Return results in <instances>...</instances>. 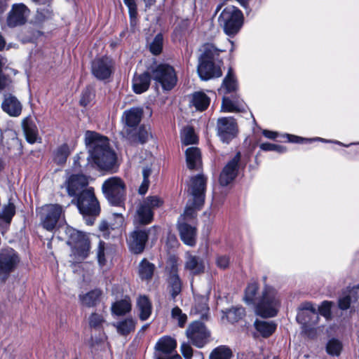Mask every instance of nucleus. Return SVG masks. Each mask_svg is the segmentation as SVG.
Returning a JSON list of instances; mask_svg holds the SVG:
<instances>
[{"instance_id":"nucleus-18","label":"nucleus","mask_w":359,"mask_h":359,"mask_svg":"<svg viewBox=\"0 0 359 359\" xmlns=\"http://www.w3.org/2000/svg\"><path fill=\"white\" fill-rule=\"evenodd\" d=\"M205 189V179L203 175H198L191 178L189 191L194 197V205L201 206L204 201Z\"/></svg>"},{"instance_id":"nucleus-1","label":"nucleus","mask_w":359,"mask_h":359,"mask_svg":"<svg viewBox=\"0 0 359 359\" xmlns=\"http://www.w3.org/2000/svg\"><path fill=\"white\" fill-rule=\"evenodd\" d=\"M85 143L88 149V161H93L95 165L100 169H109L116 161V154L109 147V140L100 134L86 131Z\"/></svg>"},{"instance_id":"nucleus-61","label":"nucleus","mask_w":359,"mask_h":359,"mask_svg":"<svg viewBox=\"0 0 359 359\" xmlns=\"http://www.w3.org/2000/svg\"><path fill=\"white\" fill-rule=\"evenodd\" d=\"M351 302H352L351 301V297L344 294L339 300V306L341 309H347L349 307Z\"/></svg>"},{"instance_id":"nucleus-30","label":"nucleus","mask_w":359,"mask_h":359,"mask_svg":"<svg viewBox=\"0 0 359 359\" xmlns=\"http://www.w3.org/2000/svg\"><path fill=\"white\" fill-rule=\"evenodd\" d=\"M101 294L100 290H93L86 294H79V301L83 306L93 307L99 302Z\"/></svg>"},{"instance_id":"nucleus-47","label":"nucleus","mask_w":359,"mask_h":359,"mask_svg":"<svg viewBox=\"0 0 359 359\" xmlns=\"http://www.w3.org/2000/svg\"><path fill=\"white\" fill-rule=\"evenodd\" d=\"M327 352L332 355H339L341 350V344L337 339H331L327 344Z\"/></svg>"},{"instance_id":"nucleus-28","label":"nucleus","mask_w":359,"mask_h":359,"mask_svg":"<svg viewBox=\"0 0 359 359\" xmlns=\"http://www.w3.org/2000/svg\"><path fill=\"white\" fill-rule=\"evenodd\" d=\"M139 318L142 321L147 320L151 314V304L146 296H140L137 301Z\"/></svg>"},{"instance_id":"nucleus-53","label":"nucleus","mask_w":359,"mask_h":359,"mask_svg":"<svg viewBox=\"0 0 359 359\" xmlns=\"http://www.w3.org/2000/svg\"><path fill=\"white\" fill-rule=\"evenodd\" d=\"M124 4L128 8L129 15L131 18V21L135 19L137 12V5L135 0H123Z\"/></svg>"},{"instance_id":"nucleus-24","label":"nucleus","mask_w":359,"mask_h":359,"mask_svg":"<svg viewBox=\"0 0 359 359\" xmlns=\"http://www.w3.org/2000/svg\"><path fill=\"white\" fill-rule=\"evenodd\" d=\"M185 154L187 165L190 170H198L201 168L202 164L201 154L198 148L189 147L186 150Z\"/></svg>"},{"instance_id":"nucleus-50","label":"nucleus","mask_w":359,"mask_h":359,"mask_svg":"<svg viewBox=\"0 0 359 359\" xmlns=\"http://www.w3.org/2000/svg\"><path fill=\"white\" fill-rule=\"evenodd\" d=\"M143 202L147 203V206L149 207L152 212L154 209L160 207L163 203L161 199L156 196H149Z\"/></svg>"},{"instance_id":"nucleus-22","label":"nucleus","mask_w":359,"mask_h":359,"mask_svg":"<svg viewBox=\"0 0 359 359\" xmlns=\"http://www.w3.org/2000/svg\"><path fill=\"white\" fill-rule=\"evenodd\" d=\"M185 259L184 268L191 275H198L204 272L205 263L201 257L194 255L188 252L186 253Z\"/></svg>"},{"instance_id":"nucleus-5","label":"nucleus","mask_w":359,"mask_h":359,"mask_svg":"<svg viewBox=\"0 0 359 359\" xmlns=\"http://www.w3.org/2000/svg\"><path fill=\"white\" fill-rule=\"evenodd\" d=\"M152 79L159 83L164 90H170L177 84V76L175 69L168 64H160L151 72Z\"/></svg>"},{"instance_id":"nucleus-9","label":"nucleus","mask_w":359,"mask_h":359,"mask_svg":"<svg viewBox=\"0 0 359 359\" xmlns=\"http://www.w3.org/2000/svg\"><path fill=\"white\" fill-rule=\"evenodd\" d=\"M186 336L194 346L201 348L208 342L210 333L203 323L195 321L187 327Z\"/></svg>"},{"instance_id":"nucleus-29","label":"nucleus","mask_w":359,"mask_h":359,"mask_svg":"<svg viewBox=\"0 0 359 359\" xmlns=\"http://www.w3.org/2000/svg\"><path fill=\"white\" fill-rule=\"evenodd\" d=\"M136 322L132 318H128L113 324L116 327L117 332L122 335L126 336L135 330Z\"/></svg>"},{"instance_id":"nucleus-57","label":"nucleus","mask_w":359,"mask_h":359,"mask_svg":"<svg viewBox=\"0 0 359 359\" xmlns=\"http://www.w3.org/2000/svg\"><path fill=\"white\" fill-rule=\"evenodd\" d=\"M180 351L185 359H191L193 349L189 344L185 342L182 343L180 346Z\"/></svg>"},{"instance_id":"nucleus-20","label":"nucleus","mask_w":359,"mask_h":359,"mask_svg":"<svg viewBox=\"0 0 359 359\" xmlns=\"http://www.w3.org/2000/svg\"><path fill=\"white\" fill-rule=\"evenodd\" d=\"M66 187L68 194L74 196L80 194L82 191L88 185V180L86 177L82 174L72 175L67 180Z\"/></svg>"},{"instance_id":"nucleus-19","label":"nucleus","mask_w":359,"mask_h":359,"mask_svg":"<svg viewBox=\"0 0 359 359\" xmlns=\"http://www.w3.org/2000/svg\"><path fill=\"white\" fill-rule=\"evenodd\" d=\"M147 240L148 233L145 230L136 229L130 234L128 243L133 252L139 254L144 250Z\"/></svg>"},{"instance_id":"nucleus-54","label":"nucleus","mask_w":359,"mask_h":359,"mask_svg":"<svg viewBox=\"0 0 359 359\" xmlns=\"http://www.w3.org/2000/svg\"><path fill=\"white\" fill-rule=\"evenodd\" d=\"M178 257L175 255H171L168 260L167 268H170V274L177 273Z\"/></svg>"},{"instance_id":"nucleus-40","label":"nucleus","mask_w":359,"mask_h":359,"mask_svg":"<svg viewBox=\"0 0 359 359\" xmlns=\"http://www.w3.org/2000/svg\"><path fill=\"white\" fill-rule=\"evenodd\" d=\"M182 142L184 145L196 144L198 138L194 133V130L191 127H186L181 133Z\"/></svg>"},{"instance_id":"nucleus-38","label":"nucleus","mask_w":359,"mask_h":359,"mask_svg":"<svg viewBox=\"0 0 359 359\" xmlns=\"http://www.w3.org/2000/svg\"><path fill=\"white\" fill-rule=\"evenodd\" d=\"M169 287L170 293L173 298L178 295L181 292L182 283L177 273L170 274L168 277Z\"/></svg>"},{"instance_id":"nucleus-27","label":"nucleus","mask_w":359,"mask_h":359,"mask_svg":"<svg viewBox=\"0 0 359 359\" xmlns=\"http://www.w3.org/2000/svg\"><path fill=\"white\" fill-rule=\"evenodd\" d=\"M23 130L28 142L33 144L38 139V129L34 121L26 118L22 121Z\"/></svg>"},{"instance_id":"nucleus-4","label":"nucleus","mask_w":359,"mask_h":359,"mask_svg":"<svg viewBox=\"0 0 359 359\" xmlns=\"http://www.w3.org/2000/svg\"><path fill=\"white\" fill-rule=\"evenodd\" d=\"M104 195L109 202L116 206H121L126 197V184L118 177L106 180L102 186Z\"/></svg>"},{"instance_id":"nucleus-12","label":"nucleus","mask_w":359,"mask_h":359,"mask_svg":"<svg viewBox=\"0 0 359 359\" xmlns=\"http://www.w3.org/2000/svg\"><path fill=\"white\" fill-rule=\"evenodd\" d=\"M241 158V154L240 151H238L225 165L219 176V183L221 185L226 186L229 184L237 177Z\"/></svg>"},{"instance_id":"nucleus-41","label":"nucleus","mask_w":359,"mask_h":359,"mask_svg":"<svg viewBox=\"0 0 359 359\" xmlns=\"http://www.w3.org/2000/svg\"><path fill=\"white\" fill-rule=\"evenodd\" d=\"M226 318L231 323L238 321L245 316V309L240 307H233L225 312Z\"/></svg>"},{"instance_id":"nucleus-34","label":"nucleus","mask_w":359,"mask_h":359,"mask_svg":"<svg viewBox=\"0 0 359 359\" xmlns=\"http://www.w3.org/2000/svg\"><path fill=\"white\" fill-rule=\"evenodd\" d=\"M226 51L225 49L218 48L212 43H205L203 46V53L200 57L215 60L219 55L221 52Z\"/></svg>"},{"instance_id":"nucleus-49","label":"nucleus","mask_w":359,"mask_h":359,"mask_svg":"<svg viewBox=\"0 0 359 359\" xmlns=\"http://www.w3.org/2000/svg\"><path fill=\"white\" fill-rule=\"evenodd\" d=\"M104 322V318L102 314L93 313L89 317V325L92 327H100Z\"/></svg>"},{"instance_id":"nucleus-8","label":"nucleus","mask_w":359,"mask_h":359,"mask_svg":"<svg viewBox=\"0 0 359 359\" xmlns=\"http://www.w3.org/2000/svg\"><path fill=\"white\" fill-rule=\"evenodd\" d=\"M20 261L18 254L13 249L0 252V280L4 282L15 269Z\"/></svg>"},{"instance_id":"nucleus-43","label":"nucleus","mask_w":359,"mask_h":359,"mask_svg":"<svg viewBox=\"0 0 359 359\" xmlns=\"http://www.w3.org/2000/svg\"><path fill=\"white\" fill-rule=\"evenodd\" d=\"M231 351L225 346L216 348L210 354V359H230Z\"/></svg>"},{"instance_id":"nucleus-35","label":"nucleus","mask_w":359,"mask_h":359,"mask_svg":"<svg viewBox=\"0 0 359 359\" xmlns=\"http://www.w3.org/2000/svg\"><path fill=\"white\" fill-rule=\"evenodd\" d=\"M236 80L233 74L232 69L230 68L229 69L227 75L226 76L223 81L220 90L223 91L224 93H229L236 90Z\"/></svg>"},{"instance_id":"nucleus-32","label":"nucleus","mask_w":359,"mask_h":359,"mask_svg":"<svg viewBox=\"0 0 359 359\" xmlns=\"http://www.w3.org/2000/svg\"><path fill=\"white\" fill-rule=\"evenodd\" d=\"M153 216L151 210L147 206V203L142 202L137 210L136 220L142 224H147L152 221Z\"/></svg>"},{"instance_id":"nucleus-17","label":"nucleus","mask_w":359,"mask_h":359,"mask_svg":"<svg viewBox=\"0 0 359 359\" xmlns=\"http://www.w3.org/2000/svg\"><path fill=\"white\" fill-rule=\"evenodd\" d=\"M197 71L203 80L217 78L222 74L220 67L215 65L213 61L201 57L199 58Z\"/></svg>"},{"instance_id":"nucleus-23","label":"nucleus","mask_w":359,"mask_h":359,"mask_svg":"<svg viewBox=\"0 0 359 359\" xmlns=\"http://www.w3.org/2000/svg\"><path fill=\"white\" fill-rule=\"evenodd\" d=\"M3 110L11 116H18L22 111V105L18 100L11 95H6L2 102Z\"/></svg>"},{"instance_id":"nucleus-55","label":"nucleus","mask_w":359,"mask_h":359,"mask_svg":"<svg viewBox=\"0 0 359 359\" xmlns=\"http://www.w3.org/2000/svg\"><path fill=\"white\" fill-rule=\"evenodd\" d=\"M114 222H111L109 226L111 229H114L121 226L124 222V218L123 215L120 213H113L112 214Z\"/></svg>"},{"instance_id":"nucleus-64","label":"nucleus","mask_w":359,"mask_h":359,"mask_svg":"<svg viewBox=\"0 0 359 359\" xmlns=\"http://www.w3.org/2000/svg\"><path fill=\"white\" fill-rule=\"evenodd\" d=\"M351 297V301L352 302H355L359 298V287H354L350 290L346 294Z\"/></svg>"},{"instance_id":"nucleus-44","label":"nucleus","mask_w":359,"mask_h":359,"mask_svg":"<svg viewBox=\"0 0 359 359\" xmlns=\"http://www.w3.org/2000/svg\"><path fill=\"white\" fill-rule=\"evenodd\" d=\"M15 213V207L14 204L9 202L3 208L2 211L0 212V219H3L7 223H10Z\"/></svg>"},{"instance_id":"nucleus-58","label":"nucleus","mask_w":359,"mask_h":359,"mask_svg":"<svg viewBox=\"0 0 359 359\" xmlns=\"http://www.w3.org/2000/svg\"><path fill=\"white\" fill-rule=\"evenodd\" d=\"M93 97V94L91 90L89 88L86 89L83 92L81 98L80 100L81 104L83 106L88 105L90 103V100H92Z\"/></svg>"},{"instance_id":"nucleus-56","label":"nucleus","mask_w":359,"mask_h":359,"mask_svg":"<svg viewBox=\"0 0 359 359\" xmlns=\"http://www.w3.org/2000/svg\"><path fill=\"white\" fill-rule=\"evenodd\" d=\"M97 257L100 264L104 265L105 264L106 259L104 255V243L103 241L99 242L97 251Z\"/></svg>"},{"instance_id":"nucleus-46","label":"nucleus","mask_w":359,"mask_h":359,"mask_svg":"<svg viewBox=\"0 0 359 359\" xmlns=\"http://www.w3.org/2000/svg\"><path fill=\"white\" fill-rule=\"evenodd\" d=\"M163 36L161 34H157L149 46L150 51L154 55H158L161 53L163 48Z\"/></svg>"},{"instance_id":"nucleus-15","label":"nucleus","mask_w":359,"mask_h":359,"mask_svg":"<svg viewBox=\"0 0 359 359\" xmlns=\"http://www.w3.org/2000/svg\"><path fill=\"white\" fill-rule=\"evenodd\" d=\"M29 14V9L24 4H15L8 13L7 24L11 27L24 25Z\"/></svg>"},{"instance_id":"nucleus-60","label":"nucleus","mask_w":359,"mask_h":359,"mask_svg":"<svg viewBox=\"0 0 359 359\" xmlns=\"http://www.w3.org/2000/svg\"><path fill=\"white\" fill-rule=\"evenodd\" d=\"M149 131L144 127H140L137 133L138 140L140 143H144L149 137Z\"/></svg>"},{"instance_id":"nucleus-10","label":"nucleus","mask_w":359,"mask_h":359,"mask_svg":"<svg viewBox=\"0 0 359 359\" xmlns=\"http://www.w3.org/2000/svg\"><path fill=\"white\" fill-rule=\"evenodd\" d=\"M217 132L220 140L229 143L236 137L238 133V126L236 120L231 117H222L217 119Z\"/></svg>"},{"instance_id":"nucleus-11","label":"nucleus","mask_w":359,"mask_h":359,"mask_svg":"<svg viewBox=\"0 0 359 359\" xmlns=\"http://www.w3.org/2000/svg\"><path fill=\"white\" fill-rule=\"evenodd\" d=\"M68 243L72 245V252L78 261L87 257L90 250V243L85 234L79 231H74Z\"/></svg>"},{"instance_id":"nucleus-37","label":"nucleus","mask_w":359,"mask_h":359,"mask_svg":"<svg viewBox=\"0 0 359 359\" xmlns=\"http://www.w3.org/2000/svg\"><path fill=\"white\" fill-rule=\"evenodd\" d=\"M131 303L129 299H125L113 304L111 306L112 313L116 316H123L130 312Z\"/></svg>"},{"instance_id":"nucleus-52","label":"nucleus","mask_w":359,"mask_h":359,"mask_svg":"<svg viewBox=\"0 0 359 359\" xmlns=\"http://www.w3.org/2000/svg\"><path fill=\"white\" fill-rule=\"evenodd\" d=\"M196 215L194 208H187L182 215H180L178 222H185L187 223L190 219H194Z\"/></svg>"},{"instance_id":"nucleus-59","label":"nucleus","mask_w":359,"mask_h":359,"mask_svg":"<svg viewBox=\"0 0 359 359\" xmlns=\"http://www.w3.org/2000/svg\"><path fill=\"white\" fill-rule=\"evenodd\" d=\"M11 86V80L9 77L0 74V90H9Z\"/></svg>"},{"instance_id":"nucleus-31","label":"nucleus","mask_w":359,"mask_h":359,"mask_svg":"<svg viewBox=\"0 0 359 359\" xmlns=\"http://www.w3.org/2000/svg\"><path fill=\"white\" fill-rule=\"evenodd\" d=\"M276 324L273 321L257 320L255 322L256 330L263 337H268L271 335L276 329Z\"/></svg>"},{"instance_id":"nucleus-2","label":"nucleus","mask_w":359,"mask_h":359,"mask_svg":"<svg viewBox=\"0 0 359 359\" xmlns=\"http://www.w3.org/2000/svg\"><path fill=\"white\" fill-rule=\"evenodd\" d=\"M280 306V299L277 291L269 286H265L255 306V313L263 318H271L277 315Z\"/></svg>"},{"instance_id":"nucleus-39","label":"nucleus","mask_w":359,"mask_h":359,"mask_svg":"<svg viewBox=\"0 0 359 359\" xmlns=\"http://www.w3.org/2000/svg\"><path fill=\"white\" fill-rule=\"evenodd\" d=\"M69 154L70 150L69 146L67 144H63L56 149L54 156V161L57 164H63L66 162Z\"/></svg>"},{"instance_id":"nucleus-42","label":"nucleus","mask_w":359,"mask_h":359,"mask_svg":"<svg viewBox=\"0 0 359 359\" xmlns=\"http://www.w3.org/2000/svg\"><path fill=\"white\" fill-rule=\"evenodd\" d=\"M154 266L146 260H143L139 268V273L142 279H150L154 273Z\"/></svg>"},{"instance_id":"nucleus-45","label":"nucleus","mask_w":359,"mask_h":359,"mask_svg":"<svg viewBox=\"0 0 359 359\" xmlns=\"http://www.w3.org/2000/svg\"><path fill=\"white\" fill-rule=\"evenodd\" d=\"M171 317L177 322L178 325L181 327L184 326L187 320V316L182 313V311L177 306L172 309Z\"/></svg>"},{"instance_id":"nucleus-48","label":"nucleus","mask_w":359,"mask_h":359,"mask_svg":"<svg viewBox=\"0 0 359 359\" xmlns=\"http://www.w3.org/2000/svg\"><path fill=\"white\" fill-rule=\"evenodd\" d=\"M240 111L238 106L233 103L229 98L224 97L221 106V111L222 112H235Z\"/></svg>"},{"instance_id":"nucleus-14","label":"nucleus","mask_w":359,"mask_h":359,"mask_svg":"<svg viewBox=\"0 0 359 359\" xmlns=\"http://www.w3.org/2000/svg\"><path fill=\"white\" fill-rule=\"evenodd\" d=\"M114 69L112 60L107 57L95 59L91 65L93 75L99 80H104L111 75Z\"/></svg>"},{"instance_id":"nucleus-33","label":"nucleus","mask_w":359,"mask_h":359,"mask_svg":"<svg viewBox=\"0 0 359 359\" xmlns=\"http://www.w3.org/2000/svg\"><path fill=\"white\" fill-rule=\"evenodd\" d=\"M259 289L258 284L255 282L250 283L245 289L244 301L248 304H254L256 306V303L259 296L257 291Z\"/></svg>"},{"instance_id":"nucleus-6","label":"nucleus","mask_w":359,"mask_h":359,"mask_svg":"<svg viewBox=\"0 0 359 359\" xmlns=\"http://www.w3.org/2000/svg\"><path fill=\"white\" fill-rule=\"evenodd\" d=\"M63 217L62 207L57 204H48L41 208L40 222L47 231H52Z\"/></svg>"},{"instance_id":"nucleus-63","label":"nucleus","mask_w":359,"mask_h":359,"mask_svg":"<svg viewBox=\"0 0 359 359\" xmlns=\"http://www.w3.org/2000/svg\"><path fill=\"white\" fill-rule=\"evenodd\" d=\"M229 263V259L226 256H220L217 259V265L222 269H225L228 266Z\"/></svg>"},{"instance_id":"nucleus-16","label":"nucleus","mask_w":359,"mask_h":359,"mask_svg":"<svg viewBox=\"0 0 359 359\" xmlns=\"http://www.w3.org/2000/svg\"><path fill=\"white\" fill-rule=\"evenodd\" d=\"M177 341L169 336L160 338L155 345V359H163L176 352Z\"/></svg>"},{"instance_id":"nucleus-25","label":"nucleus","mask_w":359,"mask_h":359,"mask_svg":"<svg viewBox=\"0 0 359 359\" xmlns=\"http://www.w3.org/2000/svg\"><path fill=\"white\" fill-rule=\"evenodd\" d=\"M143 111L138 107L131 108L124 111L123 119L129 127H135L139 124L142 116Z\"/></svg>"},{"instance_id":"nucleus-51","label":"nucleus","mask_w":359,"mask_h":359,"mask_svg":"<svg viewBox=\"0 0 359 359\" xmlns=\"http://www.w3.org/2000/svg\"><path fill=\"white\" fill-rule=\"evenodd\" d=\"M52 17V12L48 9H38L36 15V21L38 23H41L46 20L50 19Z\"/></svg>"},{"instance_id":"nucleus-7","label":"nucleus","mask_w":359,"mask_h":359,"mask_svg":"<svg viewBox=\"0 0 359 359\" xmlns=\"http://www.w3.org/2000/svg\"><path fill=\"white\" fill-rule=\"evenodd\" d=\"M76 205L83 215L97 216L100 211L99 203L92 188L85 189L81 191L76 199Z\"/></svg>"},{"instance_id":"nucleus-62","label":"nucleus","mask_w":359,"mask_h":359,"mask_svg":"<svg viewBox=\"0 0 359 359\" xmlns=\"http://www.w3.org/2000/svg\"><path fill=\"white\" fill-rule=\"evenodd\" d=\"M319 312L322 316L328 317L330 314V303L324 302L319 308Z\"/></svg>"},{"instance_id":"nucleus-36","label":"nucleus","mask_w":359,"mask_h":359,"mask_svg":"<svg viewBox=\"0 0 359 359\" xmlns=\"http://www.w3.org/2000/svg\"><path fill=\"white\" fill-rule=\"evenodd\" d=\"M192 104L197 110L203 111L210 104V98L202 92H198L194 94Z\"/></svg>"},{"instance_id":"nucleus-26","label":"nucleus","mask_w":359,"mask_h":359,"mask_svg":"<svg viewBox=\"0 0 359 359\" xmlns=\"http://www.w3.org/2000/svg\"><path fill=\"white\" fill-rule=\"evenodd\" d=\"M150 79L151 76L147 72L135 75L133 79V88L134 92L140 94L146 91L149 88Z\"/></svg>"},{"instance_id":"nucleus-21","label":"nucleus","mask_w":359,"mask_h":359,"mask_svg":"<svg viewBox=\"0 0 359 359\" xmlns=\"http://www.w3.org/2000/svg\"><path fill=\"white\" fill-rule=\"evenodd\" d=\"M180 238L189 246H194L196 243V229L185 222H178L177 225Z\"/></svg>"},{"instance_id":"nucleus-3","label":"nucleus","mask_w":359,"mask_h":359,"mask_svg":"<svg viewBox=\"0 0 359 359\" xmlns=\"http://www.w3.org/2000/svg\"><path fill=\"white\" fill-rule=\"evenodd\" d=\"M242 12L233 6L226 7L218 18V22L223 27L224 32L232 36L236 34L243 25Z\"/></svg>"},{"instance_id":"nucleus-13","label":"nucleus","mask_w":359,"mask_h":359,"mask_svg":"<svg viewBox=\"0 0 359 359\" xmlns=\"http://www.w3.org/2000/svg\"><path fill=\"white\" fill-rule=\"evenodd\" d=\"M319 320L318 314L312 304L306 302L302 305L297 315V320L306 332L307 327L315 325Z\"/></svg>"}]
</instances>
